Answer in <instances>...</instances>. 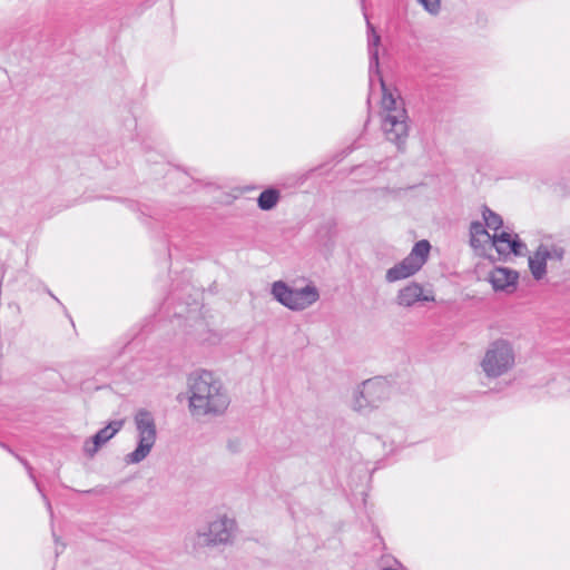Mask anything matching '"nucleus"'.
<instances>
[{
    "label": "nucleus",
    "instance_id": "obj_21",
    "mask_svg": "<svg viewBox=\"0 0 570 570\" xmlns=\"http://www.w3.org/2000/svg\"><path fill=\"white\" fill-rule=\"evenodd\" d=\"M480 236H485L489 240H491L492 237L481 222H472L470 225V245L473 248H479L481 246L479 239Z\"/></svg>",
    "mask_w": 570,
    "mask_h": 570
},
{
    "label": "nucleus",
    "instance_id": "obj_8",
    "mask_svg": "<svg viewBox=\"0 0 570 570\" xmlns=\"http://www.w3.org/2000/svg\"><path fill=\"white\" fill-rule=\"evenodd\" d=\"M409 432H414V430H383L377 435H371L370 442L373 446H381L385 454H392L402 448L403 442H409V444L416 442Z\"/></svg>",
    "mask_w": 570,
    "mask_h": 570
},
{
    "label": "nucleus",
    "instance_id": "obj_13",
    "mask_svg": "<svg viewBox=\"0 0 570 570\" xmlns=\"http://www.w3.org/2000/svg\"><path fill=\"white\" fill-rule=\"evenodd\" d=\"M435 298L431 294H425L423 287L415 282L401 288L396 295V303L403 307H412L416 303L434 302Z\"/></svg>",
    "mask_w": 570,
    "mask_h": 570
},
{
    "label": "nucleus",
    "instance_id": "obj_6",
    "mask_svg": "<svg viewBox=\"0 0 570 570\" xmlns=\"http://www.w3.org/2000/svg\"><path fill=\"white\" fill-rule=\"evenodd\" d=\"M513 364L514 354L511 345L504 340H498L487 351L481 365L489 377H499Z\"/></svg>",
    "mask_w": 570,
    "mask_h": 570
},
{
    "label": "nucleus",
    "instance_id": "obj_26",
    "mask_svg": "<svg viewBox=\"0 0 570 570\" xmlns=\"http://www.w3.org/2000/svg\"><path fill=\"white\" fill-rule=\"evenodd\" d=\"M275 440L276 441H279L282 442V444L279 446H276L277 449L279 450H285L287 448V435H286V430H277L275 435H274Z\"/></svg>",
    "mask_w": 570,
    "mask_h": 570
},
{
    "label": "nucleus",
    "instance_id": "obj_5",
    "mask_svg": "<svg viewBox=\"0 0 570 570\" xmlns=\"http://www.w3.org/2000/svg\"><path fill=\"white\" fill-rule=\"evenodd\" d=\"M430 250L431 244L429 240L422 239L416 242L405 258L386 271V282L394 283L413 276L426 263Z\"/></svg>",
    "mask_w": 570,
    "mask_h": 570
},
{
    "label": "nucleus",
    "instance_id": "obj_23",
    "mask_svg": "<svg viewBox=\"0 0 570 570\" xmlns=\"http://www.w3.org/2000/svg\"><path fill=\"white\" fill-rule=\"evenodd\" d=\"M136 428H155L151 413L147 410H139L135 415Z\"/></svg>",
    "mask_w": 570,
    "mask_h": 570
},
{
    "label": "nucleus",
    "instance_id": "obj_18",
    "mask_svg": "<svg viewBox=\"0 0 570 570\" xmlns=\"http://www.w3.org/2000/svg\"><path fill=\"white\" fill-rule=\"evenodd\" d=\"M337 235V223L334 219L324 222L317 229V237L325 246H334Z\"/></svg>",
    "mask_w": 570,
    "mask_h": 570
},
{
    "label": "nucleus",
    "instance_id": "obj_1",
    "mask_svg": "<svg viewBox=\"0 0 570 570\" xmlns=\"http://www.w3.org/2000/svg\"><path fill=\"white\" fill-rule=\"evenodd\" d=\"M189 410L196 417L223 415L230 399L220 380L210 371L200 370L189 375Z\"/></svg>",
    "mask_w": 570,
    "mask_h": 570
},
{
    "label": "nucleus",
    "instance_id": "obj_10",
    "mask_svg": "<svg viewBox=\"0 0 570 570\" xmlns=\"http://www.w3.org/2000/svg\"><path fill=\"white\" fill-rule=\"evenodd\" d=\"M157 439V430H139L136 449L126 454L124 461L126 464H138L150 453Z\"/></svg>",
    "mask_w": 570,
    "mask_h": 570
},
{
    "label": "nucleus",
    "instance_id": "obj_11",
    "mask_svg": "<svg viewBox=\"0 0 570 570\" xmlns=\"http://www.w3.org/2000/svg\"><path fill=\"white\" fill-rule=\"evenodd\" d=\"M519 274L507 267H495L488 277L494 291L512 293L518 285Z\"/></svg>",
    "mask_w": 570,
    "mask_h": 570
},
{
    "label": "nucleus",
    "instance_id": "obj_22",
    "mask_svg": "<svg viewBox=\"0 0 570 570\" xmlns=\"http://www.w3.org/2000/svg\"><path fill=\"white\" fill-rule=\"evenodd\" d=\"M482 217L485 223V226L495 232L503 226L502 217L492 209H490L487 205L482 206Z\"/></svg>",
    "mask_w": 570,
    "mask_h": 570
},
{
    "label": "nucleus",
    "instance_id": "obj_20",
    "mask_svg": "<svg viewBox=\"0 0 570 570\" xmlns=\"http://www.w3.org/2000/svg\"><path fill=\"white\" fill-rule=\"evenodd\" d=\"M0 446H2L3 449H6L9 453H11L19 462H21V464L26 468L30 479L35 482L36 487H37V490L41 493L42 495V499L46 503V507L48 509V511L50 512V514H52V509H51V503L49 501V499L42 493V490L40 488V484L37 482L35 475H33V472H32V468L31 465L29 464V462L21 458L19 454L14 453L9 446H7L6 444L3 443H0Z\"/></svg>",
    "mask_w": 570,
    "mask_h": 570
},
{
    "label": "nucleus",
    "instance_id": "obj_15",
    "mask_svg": "<svg viewBox=\"0 0 570 570\" xmlns=\"http://www.w3.org/2000/svg\"><path fill=\"white\" fill-rule=\"evenodd\" d=\"M548 245L540 244L533 255L529 257V268L535 281H540L547 274Z\"/></svg>",
    "mask_w": 570,
    "mask_h": 570
},
{
    "label": "nucleus",
    "instance_id": "obj_4",
    "mask_svg": "<svg viewBox=\"0 0 570 570\" xmlns=\"http://www.w3.org/2000/svg\"><path fill=\"white\" fill-rule=\"evenodd\" d=\"M274 298L292 311H303L320 299V292L314 285H306L303 288H292L283 281L272 285Z\"/></svg>",
    "mask_w": 570,
    "mask_h": 570
},
{
    "label": "nucleus",
    "instance_id": "obj_14",
    "mask_svg": "<svg viewBox=\"0 0 570 570\" xmlns=\"http://www.w3.org/2000/svg\"><path fill=\"white\" fill-rule=\"evenodd\" d=\"M381 42V36L375 31L373 24L367 20V46L370 55L368 75L370 86H373L374 75H379L380 71V59H379V45Z\"/></svg>",
    "mask_w": 570,
    "mask_h": 570
},
{
    "label": "nucleus",
    "instance_id": "obj_17",
    "mask_svg": "<svg viewBox=\"0 0 570 570\" xmlns=\"http://www.w3.org/2000/svg\"><path fill=\"white\" fill-rule=\"evenodd\" d=\"M119 430H111V432H109V430H98V432L94 436H91L90 439H88L85 442V444H83V452H85V454L88 458H94L95 454L99 451V449L107 441H109L111 438H114V435Z\"/></svg>",
    "mask_w": 570,
    "mask_h": 570
},
{
    "label": "nucleus",
    "instance_id": "obj_24",
    "mask_svg": "<svg viewBox=\"0 0 570 570\" xmlns=\"http://www.w3.org/2000/svg\"><path fill=\"white\" fill-rule=\"evenodd\" d=\"M566 249L559 245L548 246V259L561 262L564 257Z\"/></svg>",
    "mask_w": 570,
    "mask_h": 570
},
{
    "label": "nucleus",
    "instance_id": "obj_16",
    "mask_svg": "<svg viewBox=\"0 0 570 570\" xmlns=\"http://www.w3.org/2000/svg\"><path fill=\"white\" fill-rule=\"evenodd\" d=\"M374 77L377 78L382 89V107L387 111V114H397V111L404 107L403 100L400 96L395 97L393 92L386 87L381 72H379V75H374Z\"/></svg>",
    "mask_w": 570,
    "mask_h": 570
},
{
    "label": "nucleus",
    "instance_id": "obj_28",
    "mask_svg": "<svg viewBox=\"0 0 570 570\" xmlns=\"http://www.w3.org/2000/svg\"><path fill=\"white\" fill-rule=\"evenodd\" d=\"M125 423V420H115V421H109L105 428H108V429H111V428H121Z\"/></svg>",
    "mask_w": 570,
    "mask_h": 570
},
{
    "label": "nucleus",
    "instance_id": "obj_19",
    "mask_svg": "<svg viewBox=\"0 0 570 570\" xmlns=\"http://www.w3.org/2000/svg\"><path fill=\"white\" fill-rule=\"evenodd\" d=\"M279 198V190L276 188H267L259 194L257 205L262 210H271L277 205Z\"/></svg>",
    "mask_w": 570,
    "mask_h": 570
},
{
    "label": "nucleus",
    "instance_id": "obj_7",
    "mask_svg": "<svg viewBox=\"0 0 570 570\" xmlns=\"http://www.w3.org/2000/svg\"><path fill=\"white\" fill-rule=\"evenodd\" d=\"M235 529L236 522L234 519L226 515L220 517L197 532L195 544L198 547L226 544L233 537Z\"/></svg>",
    "mask_w": 570,
    "mask_h": 570
},
{
    "label": "nucleus",
    "instance_id": "obj_27",
    "mask_svg": "<svg viewBox=\"0 0 570 570\" xmlns=\"http://www.w3.org/2000/svg\"><path fill=\"white\" fill-rule=\"evenodd\" d=\"M242 440L240 439H229L227 442V448L232 453H237L242 450Z\"/></svg>",
    "mask_w": 570,
    "mask_h": 570
},
{
    "label": "nucleus",
    "instance_id": "obj_2",
    "mask_svg": "<svg viewBox=\"0 0 570 570\" xmlns=\"http://www.w3.org/2000/svg\"><path fill=\"white\" fill-rule=\"evenodd\" d=\"M390 396L391 385L385 379L366 380L354 395L353 410L360 413H368L387 401Z\"/></svg>",
    "mask_w": 570,
    "mask_h": 570
},
{
    "label": "nucleus",
    "instance_id": "obj_3",
    "mask_svg": "<svg viewBox=\"0 0 570 570\" xmlns=\"http://www.w3.org/2000/svg\"><path fill=\"white\" fill-rule=\"evenodd\" d=\"M274 298L292 311H303L320 299V292L314 285H306L303 288H292L283 281L272 285Z\"/></svg>",
    "mask_w": 570,
    "mask_h": 570
},
{
    "label": "nucleus",
    "instance_id": "obj_25",
    "mask_svg": "<svg viewBox=\"0 0 570 570\" xmlns=\"http://www.w3.org/2000/svg\"><path fill=\"white\" fill-rule=\"evenodd\" d=\"M417 2L432 14H435L440 11V0H417Z\"/></svg>",
    "mask_w": 570,
    "mask_h": 570
},
{
    "label": "nucleus",
    "instance_id": "obj_9",
    "mask_svg": "<svg viewBox=\"0 0 570 570\" xmlns=\"http://www.w3.org/2000/svg\"><path fill=\"white\" fill-rule=\"evenodd\" d=\"M407 114L404 107L397 114H387L383 120L386 138L397 146L405 142L409 135Z\"/></svg>",
    "mask_w": 570,
    "mask_h": 570
},
{
    "label": "nucleus",
    "instance_id": "obj_12",
    "mask_svg": "<svg viewBox=\"0 0 570 570\" xmlns=\"http://www.w3.org/2000/svg\"><path fill=\"white\" fill-rule=\"evenodd\" d=\"M491 243L495 247L499 255L513 254L515 256L522 255V249L525 244L515 234L513 237L508 232L494 233L491 237Z\"/></svg>",
    "mask_w": 570,
    "mask_h": 570
}]
</instances>
